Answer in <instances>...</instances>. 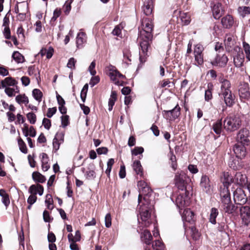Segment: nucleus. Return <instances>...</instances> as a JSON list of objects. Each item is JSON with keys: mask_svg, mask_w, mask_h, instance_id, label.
Returning <instances> with one entry per match:
<instances>
[{"mask_svg": "<svg viewBox=\"0 0 250 250\" xmlns=\"http://www.w3.org/2000/svg\"><path fill=\"white\" fill-rule=\"evenodd\" d=\"M76 60L74 58H71L68 60L67 66L72 70L75 69Z\"/></svg>", "mask_w": 250, "mask_h": 250, "instance_id": "obj_57", "label": "nucleus"}, {"mask_svg": "<svg viewBox=\"0 0 250 250\" xmlns=\"http://www.w3.org/2000/svg\"><path fill=\"white\" fill-rule=\"evenodd\" d=\"M17 84V82L12 77L5 78L0 82V89L7 87V86H14Z\"/></svg>", "mask_w": 250, "mask_h": 250, "instance_id": "obj_19", "label": "nucleus"}, {"mask_svg": "<svg viewBox=\"0 0 250 250\" xmlns=\"http://www.w3.org/2000/svg\"><path fill=\"white\" fill-rule=\"evenodd\" d=\"M228 228V225H226L225 222H221L220 223H218L217 229L219 231L221 232H226V230Z\"/></svg>", "mask_w": 250, "mask_h": 250, "instance_id": "obj_51", "label": "nucleus"}, {"mask_svg": "<svg viewBox=\"0 0 250 250\" xmlns=\"http://www.w3.org/2000/svg\"><path fill=\"white\" fill-rule=\"evenodd\" d=\"M62 125L63 127H65L69 124V116L67 115H62L61 117Z\"/></svg>", "mask_w": 250, "mask_h": 250, "instance_id": "obj_47", "label": "nucleus"}, {"mask_svg": "<svg viewBox=\"0 0 250 250\" xmlns=\"http://www.w3.org/2000/svg\"><path fill=\"white\" fill-rule=\"evenodd\" d=\"M3 34L6 39L9 40L11 39V31L9 26H6L4 27L3 31Z\"/></svg>", "mask_w": 250, "mask_h": 250, "instance_id": "obj_58", "label": "nucleus"}, {"mask_svg": "<svg viewBox=\"0 0 250 250\" xmlns=\"http://www.w3.org/2000/svg\"><path fill=\"white\" fill-rule=\"evenodd\" d=\"M72 2V0H67L63 5L64 12L65 15H68L71 9V3Z\"/></svg>", "mask_w": 250, "mask_h": 250, "instance_id": "obj_46", "label": "nucleus"}, {"mask_svg": "<svg viewBox=\"0 0 250 250\" xmlns=\"http://www.w3.org/2000/svg\"><path fill=\"white\" fill-rule=\"evenodd\" d=\"M42 125L46 129L49 130L51 126V121L47 118H44L42 120Z\"/></svg>", "mask_w": 250, "mask_h": 250, "instance_id": "obj_52", "label": "nucleus"}, {"mask_svg": "<svg viewBox=\"0 0 250 250\" xmlns=\"http://www.w3.org/2000/svg\"><path fill=\"white\" fill-rule=\"evenodd\" d=\"M141 239L142 241L145 243L146 245H150L152 240V236L150 233V232L147 229L144 230L141 235Z\"/></svg>", "mask_w": 250, "mask_h": 250, "instance_id": "obj_20", "label": "nucleus"}, {"mask_svg": "<svg viewBox=\"0 0 250 250\" xmlns=\"http://www.w3.org/2000/svg\"><path fill=\"white\" fill-rule=\"evenodd\" d=\"M234 182L240 186H243L247 183V177L245 174L236 172L234 177Z\"/></svg>", "mask_w": 250, "mask_h": 250, "instance_id": "obj_16", "label": "nucleus"}, {"mask_svg": "<svg viewBox=\"0 0 250 250\" xmlns=\"http://www.w3.org/2000/svg\"><path fill=\"white\" fill-rule=\"evenodd\" d=\"M32 177L34 181L36 183H43L46 181L45 177L38 171L33 172Z\"/></svg>", "mask_w": 250, "mask_h": 250, "instance_id": "obj_26", "label": "nucleus"}, {"mask_svg": "<svg viewBox=\"0 0 250 250\" xmlns=\"http://www.w3.org/2000/svg\"><path fill=\"white\" fill-rule=\"evenodd\" d=\"M153 8V0H146L144 3L143 10L146 16H149L152 14Z\"/></svg>", "mask_w": 250, "mask_h": 250, "instance_id": "obj_18", "label": "nucleus"}, {"mask_svg": "<svg viewBox=\"0 0 250 250\" xmlns=\"http://www.w3.org/2000/svg\"><path fill=\"white\" fill-rule=\"evenodd\" d=\"M240 212L242 225L246 228H250V205L242 206Z\"/></svg>", "mask_w": 250, "mask_h": 250, "instance_id": "obj_5", "label": "nucleus"}, {"mask_svg": "<svg viewBox=\"0 0 250 250\" xmlns=\"http://www.w3.org/2000/svg\"><path fill=\"white\" fill-rule=\"evenodd\" d=\"M86 34L84 32H79L78 33L76 38V44L78 48L82 47L83 43L86 42L85 39L84 38Z\"/></svg>", "mask_w": 250, "mask_h": 250, "instance_id": "obj_28", "label": "nucleus"}, {"mask_svg": "<svg viewBox=\"0 0 250 250\" xmlns=\"http://www.w3.org/2000/svg\"><path fill=\"white\" fill-rule=\"evenodd\" d=\"M41 161H42V167L43 171H47L50 168V165L48 164V156L45 153H42L41 154Z\"/></svg>", "mask_w": 250, "mask_h": 250, "instance_id": "obj_22", "label": "nucleus"}, {"mask_svg": "<svg viewBox=\"0 0 250 250\" xmlns=\"http://www.w3.org/2000/svg\"><path fill=\"white\" fill-rule=\"evenodd\" d=\"M15 100L20 104H24L26 105L29 103L28 98L25 94L17 95L16 97Z\"/></svg>", "mask_w": 250, "mask_h": 250, "instance_id": "obj_30", "label": "nucleus"}, {"mask_svg": "<svg viewBox=\"0 0 250 250\" xmlns=\"http://www.w3.org/2000/svg\"><path fill=\"white\" fill-rule=\"evenodd\" d=\"M1 201L3 205L5 206V207L7 208L10 203L9 195L6 194L3 196H2Z\"/></svg>", "mask_w": 250, "mask_h": 250, "instance_id": "obj_63", "label": "nucleus"}, {"mask_svg": "<svg viewBox=\"0 0 250 250\" xmlns=\"http://www.w3.org/2000/svg\"><path fill=\"white\" fill-rule=\"evenodd\" d=\"M115 163L114 159L113 158H110L108 159L107 162V168L105 170V173L107 175V176L110 177V173L111 172L113 165Z\"/></svg>", "mask_w": 250, "mask_h": 250, "instance_id": "obj_38", "label": "nucleus"}, {"mask_svg": "<svg viewBox=\"0 0 250 250\" xmlns=\"http://www.w3.org/2000/svg\"><path fill=\"white\" fill-rule=\"evenodd\" d=\"M4 92L9 97H12L15 95L14 92H15V89L13 88L10 87H4Z\"/></svg>", "mask_w": 250, "mask_h": 250, "instance_id": "obj_64", "label": "nucleus"}, {"mask_svg": "<svg viewBox=\"0 0 250 250\" xmlns=\"http://www.w3.org/2000/svg\"><path fill=\"white\" fill-rule=\"evenodd\" d=\"M222 4L220 3H217L215 4L212 8V13L214 18L219 19L222 14Z\"/></svg>", "mask_w": 250, "mask_h": 250, "instance_id": "obj_21", "label": "nucleus"}, {"mask_svg": "<svg viewBox=\"0 0 250 250\" xmlns=\"http://www.w3.org/2000/svg\"><path fill=\"white\" fill-rule=\"evenodd\" d=\"M144 151V149L142 146H136L131 150L132 155L137 156L139 154H142Z\"/></svg>", "mask_w": 250, "mask_h": 250, "instance_id": "obj_48", "label": "nucleus"}, {"mask_svg": "<svg viewBox=\"0 0 250 250\" xmlns=\"http://www.w3.org/2000/svg\"><path fill=\"white\" fill-rule=\"evenodd\" d=\"M100 80V79L99 76H94L91 77L89 82V84L91 87H93L96 84L99 83Z\"/></svg>", "mask_w": 250, "mask_h": 250, "instance_id": "obj_53", "label": "nucleus"}, {"mask_svg": "<svg viewBox=\"0 0 250 250\" xmlns=\"http://www.w3.org/2000/svg\"><path fill=\"white\" fill-rule=\"evenodd\" d=\"M219 214V211L217 208H212L210 209L209 216V222L213 225L216 224V218Z\"/></svg>", "mask_w": 250, "mask_h": 250, "instance_id": "obj_29", "label": "nucleus"}, {"mask_svg": "<svg viewBox=\"0 0 250 250\" xmlns=\"http://www.w3.org/2000/svg\"><path fill=\"white\" fill-rule=\"evenodd\" d=\"M142 25L144 26L143 32H140V37L144 36L145 38L148 40H152L153 35L152 33L153 25L151 23V20L149 18H145L143 20Z\"/></svg>", "mask_w": 250, "mask_h": 250, "instance_id": "obj_4", "label": "nucleus"}, {"mask_svg": "<svg viewBox=\"0 0 250 250\" xmlns=\"http://www.w3.org/2000/svg\"><path fill=\"white\" fill-rule=\"evenodd\" d=\"M233 58L235 66L239 67L242 66L245 56L241 48L235 46L233 48Z\"/></svg>", "mask_w": 250, "mask_h": 250, "instance_id": "obj_7", "label": "nucleus"}, {"mask_svg": "<svg viewBox=\"0 0 250 250\" xmlns=\"http://www.w3.org/2000/svg\"><path fill=\"white\" fill-rule=\"evenodd\" d=\"M137 186L139 188V190L144 188L145 189L150 190V187L147 185V184L144 181L140 180L138 181Z\"/></svg>", "mask_w": 250, "mask_h": 250, "instance_id": "obj_59", "label": "nucleus"}, {"mask_svg": "<svg viewBox=\"0 0 250 250\" xmlns=\"http://www.w3.org/2000/svg\"><path fill=\"white\" fill-rule=\"evenodd\" d=\"M139 213L140 219L142 221V224L145 227H148L150 224V222L149 220L150 217V213L148 205L143 204L142 206H141L139 208Z\"/></svg>", "mask_w": 250, "mask_h": 250, "instance_id": "obj_6", "label": "nucleus"}, {"mask_svg": "<svg viewBox=\"0 0 250 250\" xmlns=\"http://www.w3.org/2000/svg\"><path fill=\"white\" fill-rule=\"evenodd\" d=\"M225 44L227 52H229L233 51L232 45H233V43L231 37H228L227 39L225 40Z\"/></svg>", "mask_w": 250, "mask_h": 250, "instance_id": "obj_39", "label": "nucleus"}, {"mask_svg": "<svg viewBox=\"0 0 250 250\" xmlns=\"http://www.w3.org/2000/svg\"><path fill=\"white\" fill-rule=\"evenodd\" d=\"M223 124L222 119L218 120L213 124L212 129L217 135H220L222 132Z\"/></svg>", "mask_w": 250, "mask_h": 250, "instance_id": "obj_27", "label": "nucleus"}, {"mask_svg": "<svg viewBox=\"0 0 250 250\" xmlns=\"http://www.w3.org/2000/svg\"><path fill=\"white\" fill-rule=\"evenodd\" d=\"M239 95L241 99L249 100L250 99V88L247 83H243L240 85Z\"/></svg>", "mask_w": 250, "mask_h": 250, "instance_id": "obj_12", "label": "nucleus"}, {"mask_svg": "<svg viewBox=\"0 0 250 250\" xmlns=\"http://www.w3.org/2000/svg\"><path fill=\"white\" fill-rule=\"evenodd\" d=\"M239 164L238 160H235L233 157H230L228 161V165L230 168L233 169H236Z\"/></svg>", "mask_w": 250, "mask_h": 250, "instance_id": "obj_41", "label": "nucleus"}, {"mask_svg": "<svg viewBox=\"0 0 250 250\" xmlns=\"http://www.w3.org/2000/svg\"><path fill=\"white\" fill-rule=\"evenodd\" d=\"M142 41L140 42V46L141 50L140 51L139 59L141 62H145L146 59L148 56V49L150 47V42L152 40H148L145 38L144 36L140 37Z\"/></svg>", "mask_w": 250, "mask_h": 250, "instance_id": "obj_3", "label": "nucleus"}, {"mask_svg": "<svg viewBox=\"0 0 250 250\" xmlns=\"http://www.w3.org/2000/svg\"><path fill=\"white\" fill-rule=\"evenodd\" d=\"M12 58L18 63H22L24 61V58L18 51H14L12 55Z\"/></svg>", "mask_w": 250, "mask_h": 250, "instance_id": "obj_32", "label": "nucleus"}, {"mask_svg": "<svg viewBox=\"0 0 250 250\" xmlns=\"http://www.w3.org/2000/svg\"><path fill=\"white\" fill-rule=\"evenodd\" d=\"M229 187H225L223 186V188H221V193L220 195L221 197L223 196H230V194L229 192Z\"/></svg>", "mask_w": 250, "mask_h": 250, "instance_id": "obj_56", "label": "nucleus"}, {"mask_svg": "<svg viewBox=\"0 0 250 250\" xmlns=\"http://www.w3.org/2000/svg\"><path fill=\"white\" fill-rule=\"evenodd\" d=\"M180 20L184 25H188L190 22V17L186 13H181L179 16Z\"/></svg>", "mask_w": 250, "mask_h": 250, "instance_id": "obj_34", "label": "nucleus"}, {"mask_svg": "<svg viewBox=\"0 0 250 250\" xmlns=\"http://www.w3.org/2000/svg\"><path fill=\"white\" fill-rule=\"evenodd\" d=\"M213 84L209 83L208 84V89L206 90L205 93V99L206 101H209L212 98V90Z\"/></svg>", "mask_w": 250, "mask_h": 250, "instance_id": "obj_31", "label": "nucleus"}, {"mask_svg": "<svg viewBox=\"0 0 250 250\" xmlns=\"http://www.w3.org/2000/svg\"><path fill=\"white\" fill-rule=\"evenodd\" d=\"M237 207L235 206L234 204H233L231 202H230L229 205L224 207V209L226 213L228 214H231L236 211L237 210Z\"/></svg>", "mask_w": 250, "mask_h": 250, "instance_id": "obj_35", "label": "nucleus"}, {"mask_svg": "<svg viewBox=\"0 0 250 250\" xmlns=\"http://www.w3.org/2000/svg\"><path fill=\"white\" fill-rule=\"evenodd\" d=\"M221 22L224 28H229L232 25L233 20L230 15H228L222 18Z\"/></svg>", "mask_w": 250, "mask_h": 250, "instance_id": "obj_23", "label": "nucleus"}, {"mask_svg": "<svg viewBox=\"0 0 250 250\" xmlns=\"http://www.w3.org/2000/svg\"><path fill=\"white\" fill-rule=\"evenodd\" d=\"M231 88V83L229 81L227 80L225 82L222 83L221 85V91L220 92H223V91H230Z\"/></svg>", "mask_w": 250, "mask_h": 250, "instance_id": "obj_42", "label": "nucleus"}, {"mask_svg": "<svg viewBox=\"0 0 250 250\" xmlns=\"http://www.w3.org/2000/svg\"><path fill=\"white\" fill-rule=\"evenodd\" d=\"M132 167L137 175L143 176V168L139 160L135 161L132 164Z\"/></svg>", "mask_w": 250, "mask_h": 250, "instance_id": "obj_25", "label": "nucleus"}, {"mask_svg": "<svg viewBox=\"0 0 250 250\" xmlns=\"http://www.w3.org/2000/svg\"><path fill=\"white\" fill-rule=\"evenodd\" d=\"M204 49V47L202 44L199 43L196 44L194 48V55L203 54Z\"/></svg>", "mask_w": 250, "mask_h": 250, "instance_id": "obj_50", "label": "nucleus"}, {"mask_svg": "<svg viewBox=\"0 0 250 250\" xmlns=\"http://www.w3.org/2000/svg\"><path fill=\"white\" fill-rule=\"evenodd\" d=\"M221 202L223 204V207L224 208V207H225L226 206L229 205L230 202H231L230 196H223L222 197H221Z\"/></svg>", "mask_w": 250, "mask_h": 250, "instance_id": "obj_55", "label": "nucleus"}, {"mask_svg": "<svg viewBox=\"0 0 250 250\" xmlns=\"http://www.w3.org/2000/svg\"><path fill=\"white\" fill-rule=\"evenodd\" d=\"M164 116L167 119L169 120H175L180 115V107L177 104L172 109L169 110H164Z\"/></svg>", "mask_w": 250, "mask_h": 250, "instance_id": "obj_13", "label": "nucleus"}, {"mask_svg": "<svg viewBox=\"0 0 250 250\" xmlns=\"http://www.w3.org/2000/svg\"><path fill=\"white\" fill-rule=\"evenodd\" d=\"M228 60V57L226 55L223 54L221 56L217 54L214 60L211 62V63L213 66L224 67L227 65Z\"/></svg>", "mask_w": 250, "mask_h": 250, "instance_id": "obj_14", "label": "nucleus"}, {"mask_svg": "<svg viewBox=\"0 0 250 250\" xmlns=\"http://www.w3.org/2000/svg\"><path fill=\"white\" fill-rule=\"evenodd\" d=\"M250 142V131L247 128L241 129L237 135V143L248 146Z\"/></svg>", "mask_w": 250, "mask_h": 250, "instance_id": "obj_10", "label": "nucleus"}, {"mask_svg": "<svg viewBox=\"0 0 250 250\" xmlns=\"http://www.w3.org/2000/svg\"><path fill=\"white\" fill-rule=\"evenodd\" d=\"M247 145L237 143L233 147V150L238 159L242 160L245 158L247 151L246 148Z\"/></svg>", "mask_w": 250, "mask_h": 250, "instance_id": "obj_11", "label": "nucleus"}, {"mask_svg": "<svg viewBox=\"0 0 250 250\" xmlns=\"http://www.w3.org/2000/svg\"><path fill=\"white\" fill-rule=\"evenodd\" d=\"M32 96L34 98L39 102H41L43 96L42 91L37 88H35L32 90Z\"/></svg>", "mask_w": 250, "mask_h": 250, "instance_id": "obj_33", "label": "nucleus"}, {"mask_svg": "<svg viewBox=\"0 0 250 250\" xmlns=\"http://www.w3.org/2000/svg\"><path fill=\"white\" fill-rule=\"evenodd\" d=\"M188 196H185V193L184 194H180L177 195L175 198V205L178 209H179V211L184 209L186 202H185V197H188Z\"/></svg>", "mask_w": 250, "mask_h": 250, "instance_id": "obj_17", "label": "nucleus"}, {"mask_svg": "<svg viewBox=\"0 0 250 250\" xmlns=\"http://www.w3.org/2000/svg\"><path fill=\"white\" fill-rule=\"evenodd\" d=\"M64 133L61 132H58L55 136L54 138L56 139V140L60 142L61 143H63L64 142Z\"/></svg>", "mask_w": 250, "mask_h": 250, "instance_id": "obj_62", "label": "nucleus"}, {"mask_svg": "<svg viewBox=\"0 0 250 250\" xmlns=\"http://www.w3.org/2000/svg\"><path fill=\"white\" fill-rule=\"evenodd\" d=\"M219 96L220 99L224 101L226 106L231 107L235 104V96L231 90L220 92Z\"/></svg>", "mask_w": 250, "mask_h": 250, "instance_id": "obj_9", "label": "nucleus"}, {"mask_svg": "<svg viewBox=\"0 0 250 250\" xmlns=\"http://www.w3.org/2000/svg\"><path fill=\"white\" fill-rule=\"evenodd\" d=\"M18 143L21 151L23 153L26 154L27 153V148L25 143L21 138H19L18 139Z\"/></svg>", "mask_w": 250, "mask_h": 250, "instance_id": "obj_36", "label": "nucleus"}, {"mask_svg": "<svg viewBox=\"0 0 250 250\" xmlns=\"http://www.w3.org/2000/svg\"><path fill=\"white\" fill-rule=\"evenodd\" d=\"M26 117L31 124L34 125L36 123L37 117L36 114L33 112L28 113L26 114Z\"/></svg>", "mask_w": 250, "mask_h": 250, "instance_id": "obj_43", "label": "nucleus"}, {"mask_svg": "<svg viewBox=\"0 0 250 250\" xmlns=\"http://www.w3.org/2000/svg\"><path fill=\"white\" fill-rule=\"evenodd\" d=\"M200 185L204 192L207 193H210V180L209 177L207 175H202L201 178Z\"/></svg>", "mask_w": 250, "mask_h": 250, "instance_id": "obj_15", "label": "nucleus"}, {"mask_svg": "<svg viewBox=\"0 0 250 250\" xmlns=\"http://www.w3.org/2000/svg\"><path fill=\"white\" fill-rule=\"evenodd\" d=\"M241 125V118L237 115L228 117L224 121V128L228 131H235L239 128Z\"/></svg>", "mask_w": 250, "mask_h": 250, "instance_id": "obj_1", "label": "nucleus"}, {"mask_svg": "<svg viewBox=\"0 0 250 250\" xmlns=\"http://www.w3.org/2000/svg\"><path fill=\"white\" fill-rule=\"evenodd\" d=\"M53 200L52 197V195L50 194H47L46 195V199L45 200V203L48 209L52 210L53 208Z\"/></svg>", "mask_w": 250, "mask_h": 250, "instance_id": "obj_37", "label": "nucleus"}, {"mask_svg": "<svg viewBox=\"0 0 250 250\" xmlns=\"http://www.w3.org/2000/svg\"><path fill=\"white\" fill-rule=\"evenodd\" d=\"M195 61L196 62L195 65L197 66L202 65L204 63V56L203 54H195L194 55Z\"/></svg>", "mask_w": 250, "mask_h": 250, "instance_id": "obj_45", "label": "nucleus"}, {"mask_svg": "<svg viewBox=\"0 0 250 250\" xmlns=\"http://www.w3.org/2000/svg\"><path fill=\"white\" fill-rule=\"evenodd\" d=\"M250 198H248L244 190L241 188H237L233 192V200L234 202L239 205H244L247 202Z\"/></svg>", "mask_w": 250, "mask_h": 250, "instance_id": "obj_8", "label": "nucleus"}, {"mask_svg": "<svg viewBox=\"0 0 250 250\" xmlns=\"http://www.w3.org/2000/svg\"><path fill=\"white\" fill-rule=\"evenodd\" d=\"M95 65H96L95 62L94 61H93L91 62V63L88 67V71H89L90 75H92V76H95V74H96V71L95 70Z\"/></svg>", "mask_w": 250, "mask_h": 250, "instance_id": "obj_54", "label": "nucleus"}, {"mask_svg": "<svg viewBox=\"0 0 250 250\" xmlns=\"http://www.w3.org/2000/svg\"><path fill=\"white\" fill-rule=\"evenodd\" d=\"M221 181L223 186L226 187H229L231 184L234 182V179L230 175L228 172L224 173L223 177L221 178Z\"/></svg>", "mask_w": 250, "mask_h": 250, "instance_id": "obj_24", "label": "nucleus"}, {"mask_svg": "<svg viewBox=\"0 0 250 250\" xmlns=\"http://www.w3.org/2000/svg\"><path fill=\"white\" fill-rule=\"evenodd\" d=\"M239 11L240 15L244 17L250 14V7L249 6L239 7Z\"/></svg>", "mask_w": 250, "mask_h": 250, "instance_id": "obj_44", "label": "nucleus"}, {"mask_svg": "<svg viewBox=\"0 0 250 250\" xmlns=\"http://www.w3.org/2000/svg\"><path fill=\"white\" fill-rule=\"evenodd\" d=\"M43 219L45 222H50L53 220V218L51 219L49 213L46 210H44L43 212Z\"/></svg>", "mask_w": 250, "mask_h": 250, "instance_id": "obj_61", "label": "nucleus"}, {"mask_svg": "<svg viewBox=\"0 0 250 250\" xmlns=\"http://www.w3.org/2000/svg\"><path fill=\"white\" fill-rule=\"evenodd\" d=\"M61 14V11L60 9L56 8L53 12V16L51 19V21H55L57 19L60 17Z\"/></svg>", "mask_w": 250, "mask_h": 250, "instance_id": "obj_60", "label": "nucleus"}, {"mask_svg": "<svg viewBox=\"0 0 250 250\" xmlns=\"http://www.w3.org/2000/svg\"><path fill=\"white\" fill-rule=\"evenodd\" d=\"M191 235L194 240L197 241L200 238V233L195 227H192L191 228Z\"/></svg>", "mask_w": 250, "mask_h": 250, "instance_id": "obj_40", "label": "nucleus"}, {"mask_svg": "<svg viewBox=\"0 0 250 250\" xmlns=\"http://www.w3.org/2000/svg\"><path fill=\"white\" fill-rule=\"evenodd\" d=\"M109 76L110 77V78L112 80H116V77H118L119 78H125V75H123L118 70H116L114 71V73L113 72H110L109 73Z\"/></svg>", "mask_w": 250, "mask_h": 250, "instance_id": "obj_49", "label": "nucleus"}, {"mask_svg": "<svg viewBox=\"0 0 250 250\" xmlns=\"http://www.w3.org/2000/svg\"><path fill=\"white\" fill-rule=\"evenodd\" d=\"M185 178L186 175L184 172H181L180 173H176L174 178L175 185L178 189L185 191V196H188L190 192L188 189L191 187L190 186L188 187Z\"/></svg>", "mask_w": 250, "mask_h": 250, "instance_id": "obj_2", "label": "nucleus"}]
</instances>
